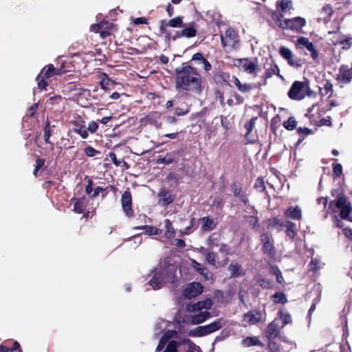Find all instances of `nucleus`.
I'll return each instance as SVG.
<instances>
[{"instance_id":"obj_26","label":"nucleus","mask_w":352,"mask_h":352,"mask_svg":"<svg viewBox=\"0 0 352 352\" xmlns=\"http://www.w3.org/2000/svg\"><path fill=\"white\" fill-rule=\"evenodd\" d=\"M231 278H236L245 274V271L239 263L232 261L228 267Z\"/></svg>"},{"instance_id":"obj_46","label":"nucleus","mask_w":352,"mask_h":352,"mask_svg":"<svg viewBox=\"0 0 352 352\" xmlns=\"http://www.w3.org/2000/svg\"><path fill=\"white\" fill-rule=\"evenodd\" d=\"M84 153L86 156L89 157H96L98 155H100V151L95 149L94 147L91 146H86L84 148Z\"/></svg>"},{"instance_id":"obj_16","label":"nucleus","mask_w":352,"mask_h":352,"mask_svg":"<svg viewBox=\"0 0 352 352\" xmlns=\"http://www.w3.org/2000/svg\"><path fill=\"white\" fill-rule=\"evenodd\" d=\"M203 292V286L197 282L190 283L184 290V295L187 298H192L198 296Z\"/></svg>"},{"instance_id":"obj_15","label":"nucleus","mask_w":352,"mask_h":352,"mask_svg":"<svg viewBox=\"0 0 352 352\" xmlns=\"http://www.w3.org/2000/svg\"><path fill=\"white\" fill-rule=\"evenodd\" d=\"M166 272V269L161 268L155 270L152 278L149 280L151 286H152L154 289H158L162 287V284L166 281L164 275Z\"/></svg>"},{"instance_id":"obj_14","label":"nucleus","mask_w":352,"mask_h":352,"mask_svg":"<svg viewBox=\"0 0 352 352\" xmlns=\"http://www.w3.org/2000/svg\"><path fill=\"white\" fill-rule=\"evenodd\" d=\"M235 65L241 67L242 69L250 74L256 75V72L258 69L257 64L252 61L248 58H238L236 60Z\"/></svg>"},{"instance_id":"obj_20","label":"nucleus","mask_w":352,"mask_h":352,"mask_svg":"<svg viewBox=\"0 0 352 352\" xmlns=\"http://www.w3.org/2000/svg\"><path fill=\"white\" fill-rule=\"evenodd\" d=\"M337 80L347 84L352 80V68L348 65H342L339 69V74L337 75Z\"/></svg>"},{"instance_id":"obj_56","label":"nucleus","mask_w":352,"mask_h":352,"mask_svg":"<svg viewBox=\"0 0 352 352\" xmlns=\"http://www.w3.org/2000/svg\"><path fill=\"white\" fill-rule=\"evenodd\" d=\"M231 248L229 245L226 243H221L219 245V252L225 255L227 257L228 255L231 254L230 253Z\"/></svg>"},{"instance_id":"obj_17","label":"nucleus","mask_w":352,"mask_h":352,"mask_svg":"<svg viewBox=\"0 0 352 352\" xmlns=\"http://www.w3.org/2000/svg\"><path fill=\"white\" fill-rule=\"evenodd\" d=\"M212 80L218 85L231 86L230 84V75L228 72L222 70L216 71L213 73Z\"/></svg>"},{"instance_id":"obj_39","label":"nucleus","mask_w":352,"mask_h":352,"mask_svg":"<svg viewBox=\"0 0 352 352\" xmlns=\"http://www.w3.org/2000/svg\"><path fill=\"white\" fill-rule=\"evenodd\" d=\"M167 25H168L169 27H171V28H183L184 26V24L183 22V16H176L175 18L170 19L167 22Z\"/></svg>"},{"instance_id":"obj_42","label":"nucleus","mask_w":352,"mask_h":352,"mask_svg":"<svg viewBox=\"0 0 352 352\" xmlns=\"http://www.w3.org/2000/svg\"><path fill=\"white\" fill-rule=\"evenodd\" d=\"M260 83L252 84V83H241V87L239 88V91L241 93L250 92L254 88L259 87Z\"/></svg>"},{"instance_id":"obj_32","label":"nucleus","mask_w":352,"mask_h":352,"mask_svg":"<svg viewBox=\"0 0 352 352\" xmlns=\"http://www.w3.org/2000/svg\"><path fill=\"white\" fill-rule=\"evenodd\" d=\"M270 67L266 68L265 73L263 75V78L266 80L268 78H272L274 75L279 76V68L274 61H272L270 64Z\"/></svg>"},{"instance_id":"obj_9","label":"nucleus","mask_w":352,"mask_h":352,"mask_svg":"<svg viewBox=\"0 0 352 352\" xmlns=\"http://www.w3.org/2000/svg\"><path fill=\"white\" fill-rule=\"evenodd\" d=\"M239 41L238 33L232 28H228L225 32V34L221 35V45L224 48L234 49Z\"/></svg>"},{"instance_id":"obj_37","label":"nucleus","mask_w":352,"mask_h":352,"mask_svg":"<svg viewBox=\"0 0 352 352\" xmlns=\"http://www.w3.org/2000/svg\"><path fill=\"white\" fill-rule=\"evenodd\" d=\"M114 80L109 78V76L106 73H102L100 75V85L104 90L109 89V86L110 85H115Z\"/></svg>"},{"instance_id":"obj_19","label":"nucleus","mask_w":352,"mask_h":352,"mask_svg":"<svg viewBox=\"0 0 352 352\" xmlns=\"http://www.w3.org/2000/svg\"><path fill=\"white\" fill-rule=\"evenodd\" d=\"M71 124L74 126V132L78 134L83 139H86L88 138L89 133L87 130V126L85 120L79 118L77 120L71 121Z\"/></svg>"},{"instance_id":"obj_18","label":"nucleus","mask_w":352,"mask_h":352,"mask_svg":"<svg viewBox=\"0 0 352 352\" xmlns=\"http://www.w3.org/2000/svg\"><path fill=\"white\" fill-rule=\"evenodd\" d=\"M287 220L300 221L302 219V210L298 206H290L283 212Z\"/></svg>"},{"instance_id":"obj_58","label":"nucleus","mask_w":352,"mask_h":352,"mask_svg":"<svg viewBox=\"0 0 352 352\" xmlns=\"http://www.w3.org/2000/svg\"><path fill=\"white\" fill-rule=\"evenodd\" d=\"M98 124L95 121H91L89 123L88 127H87V132L89 131L91 133H95L98 129Z\"/></svg>"},{"instance_id":"obj_12","label":"nucleus","mask_w":352,"mask_h":352,"mask_svg":"<svg viewBox=\"0 0 352 352\" xmlns=\"http://www.w3.org/2000/svg\"><path fill=\"white\" fill-rule=\"evenodd\" d=\"M263 243L262 252L268 256H273L275 253L273 239L267 232H263L260 236Z\"/></svg>"},{"instance_id":"obj_27","label":"nucleus","mask_w":352,"mask_h":352,"mask_svg":"<svg viewBox=\"0 0 352 352\" xmlns=\"http://www.w3.org/2000/svg\"><path fill=\"white\" fill-rule=\"evenodd\" d=\"M196 26L197 25L195 22H191L187 25H184L183 27L184 28L181 30V35L186 38H190L196 36L197 34Z\"/></svg>"},{"instance_id":"obj_43","label":"nucleus","mask_w":352,"mask_h":352,"mask_svg":"<svg viewBox=\"0 0 352 352\" xmlns=\"http://www.w3.org/2000/svg\"><path fill=\"white\" fill-rule=\"evenodd\" d=\"M52 135V131L50 126V122L47 120L44 127V140L46 144H50V138Z\"/></svg>"},{"instance_id":"obj_30","label":"nucleus","mask_w":352,"mask_h":352,"mask_svg":"<svg viewBox=\"0 0 352 352\" xmlns=\"http://www.w3.org/2000/svg\"><path fill=\"white\" fill-rule=\"evenodd\" d=\"M276 7L280 10V14H285L293 10V3L291 0H278L276 2Z\"/></svg>"},{"instance_id":"obj_60","label":"nucleus","mask_w":352,"mask_h":352,"mask_svg":"<svg viewBox=\"0 0 352 352\" xmlns=\"http://www.w3.org/2000/svg\"><path fill=\"white\" fill-rule=\"evenodd\" d=\"M296 45L298 46H304L307 49H308V38H306V37H299L297 40V43H296Z\"/></svg>"},{"instance_id":"obj_6","label":"nucleus","mask_w":352,"mask_h":352,"mask_svg":"<svg viewBox=\"0 0 352 352\" xmlns=\"http://www.w3.org/2000/svg\"><path fill=\"white\" fill-rule=\"evenodd\" d=\"M91 30L95 33H99L100 37L104 39L113 34L117 30L116 26L113 23L102 21L91 26Z\"/></svg>"},{"instance_id":"obj_8","label":"nucleus","mask_w":352,"mask_h":352,"mask_svg":"<svg viewBox=\"0 0 352 352\" xmlns=\"http://www.w3.org/2000/svg\"><path fill=\"white\" fill-rule=\"evenodd\" d=\"M288 97L294 100H301L308 95V90L305 89L304 82L295 81L287 93Z\"/></svg>"},{"instance_id":"obj_54","label":"nucleus","mask_w":352,"mask_h":352,"mask_svg":"<svg viewBox=\"0 0 352 352\" xmlns=\"http://www.w3.org/2000/svg\"><path fill=\"white\" fill-rule=\"evenodd\" d=\"M280 122V118L279 115H276L270 122V128L272 131L275 132L277 129V128L279 126Z\"/></svg>"},{"instance_id":"obj_5","label":"nucleus","mask_w":352,"mask_h":352,"mask_svg":"<svg viewBox=\"0 0 352 352\" xmlns=\"http://www.w3.org/2000/svg\"><path fill=\"white\" fill-rule=\"evenodd\" d=\"M61 74V69H56L53 64L47 65L41 69L36 78L38 81V88L41 90L45 89L48 85L47 80Z\"/></svg>"},{"instance_id":"obj_11","label":"nucleus","mask_w":352,"mask_h":352,"mask_svg":"<svg viewBox=\"0 0 352 352\" xmlns=\"http://www.w3.org/2000/svg\"><path fill=\"white\" fill-rule=\"evenodd\" d=\"M157 204L162 206L166 207L173 204L176 198V195L165 187L160 188L157 195Z\"/></svg>"},{"instance_id":"obj_35","label":"nucleus","mask_w":352,"mask_h":352,"mask_svg":"<svg viewBox=\"0 0 352 352\" xmlns=\"http://www.w3.org/2000/svg\"><path fill=\"white\" fill-rule=\"evenodd\" d=\"M279 53L282 57L286 59L290 65H294V61L293 60V54L292 51L284 46H281L279 49Z\"/></svg>"},{"instance_id":"obj_13","label":"nucleus","mask_w":352,"mask_h":352,"mask_svg":"<svg viewBox=\"0 0 352 352\" xmlns=\"http://www.w3.org/2000/svg\"><path fill=\"white\" fill-rule=\"evenodd\" d=\"M121 204L123 211L126 217L133 216V210L132 209V196L129 188H127L121 197Z\"/></svg>"},{"instance_id":"obj_45","label":"nucleus","mask_w":352,"mask_h":352,"mask_svg":"<svg viewBox=\"0 0 352 352\" xmlns=\"http://www.w3.org/2000/svg\"><path fill=\"white\" fill-rule=\"evenodd\" d=\"M278 315L280 320H282V327H284L286 324L292 322V318L289 314L284 313L282 310L278 311Z\"/></svg>"},{"instance_id":"obj_23","label":"nucleus","mask_w":352,"mask_h":352,"mask_svg":"<svg viewBox=\"0 0 352 352\" xmlns=\"http://www.w3.org/2000/svg\"><path fill=\"white\" fill-rule=\"evenodd\" d=\"M280 334V329L277 320L275 319L268 324L265 331L267 340L275 339Z\"/></svg>"},{"instance_id":"obj_3","label":"nucleus","mask_w":352,"mask_h":352,"mask_svg":"<svg viewBox=\"0 0 352 352\" xmlns=\"http://www.w3.org/2000/svg\"><path fill=\"white\" fill-rule=\"evenodd\" d=\"M283 14L276 16L275 23L281 29H289L294 32H299L306 25L305 18L297 16L292 19H284Z\"/></svg>"},{"instance_id":"obj_49","label":"nucleus","mask_w":352,"mask_h":352,"mask_svg":"<svg viewBox=\"0 0 352 352\" xmlns=\"http://www.w3.org/2000/svg\"><path fill=\"white\" fill-rule=\"evenodd\" d=\"M247 221L251 226L252 229H256L259 228L258 219L256 216L250 215L246 217Z\"/></svg>"},{"instance_id":"obj_50","label":"nucleus","mask_w":352,"mask_h":352,"mask_svg":"<svg viewBox=\"0 0 352 352\" xmlns=\"http://www.w3.org/2000/svg\"><path fill=\"white\" fill-rule=\"evenodd\" d=\"M214 236L215 234H210L207 239L209 248L212 249L215 247H219L220 245L218 239L215 238Z\"/></svg>"},{"instance_id":"obj_33","label":"nucleus","mask_w":352,"mask_h":352,"mask_svg":"<svg viewBox=\"0 0 352 352\" xmlns=\"http://www.w3.org/2000/svg\"><path fill=\"white\" fill-rule=\"evenodd\" d=\"M211 305L212 304L210 300L199 301L190 306L188 305V310L190 311H198L202 309H210Z\"/></svg>"},{"instance_id":"obj_61","label":"nucleus","mask_w":352,"mask_h":352,"mask_svg":"<svg viewBox=\"0 0 352 352\" xmlns=\"http://www.w3.org/2000/svg\"><path fill=\"white\" fill-rule=\"evenodd\" d=\"M189 109L186 107V109L177 107L175 109V114L178 116H182L187 114L189 112Z\"/></svg>"},{"instance_id":"obj_47","label":"nucleus","mask_w":352,"mask_h":352,"mask_svg":"<svg viewBox=\"0 0 352 352\" xmlns=\"http://www.w3.org/2000/svg\"><path fill=\"white\" fill-rule=\"evenodd\" d=\"M170 336L167 335V333H165L160 338L159 343L157 346L156 351H160L164 349L168 340L170 338Z\"/></svg>"},{"instance_id":"obj_1","label":"nucleus","mask_w":352,"mask_h":352,"mask_svg":"<svg viewBox=\"0 0 352 352\" xmlns=\"http://www.w3.org/2000/svg\"><path fill=\"white\" fill-rule=\"evenodd\" d=\"M175 89L179 92L200 94L202 91V76L197 68L183 63L175 69Z\"/></svg>"},{"instance_id":"obj_34","label":"nucleus","mask_w":352,"mask_h":352,"mask_svg":"<svg viewBox=\"0 0 352 352\" xmlns=\"http://www.w3.org/2000/svg\"><path fill=\"white\" fill-rule=\"evenodd\" d=\"M135 230H144V233L147 235H159L162 233V230L157 228L153 226H140L134 228Z\"/></svg>"},{"instance_id":"obj_10","label":"nucleus","mask_w":352,"mask_h":352,"mask_svg":"<svg viewBox=\"0 0 352 352\" xmlns=\"http://www.w3.org/2000/svg\"><path fill=\"white\" fill-rule=\"evenodd\" d=\"M336 206L340 210V216L342 219L352 221L349 218V214L352 212L351 204L345 196L342 195L338 197Z\"/></svg>"},{"instance_id":"obj_4","label":"nucleus","mask_w":352,"mask_h":352,"mask_svg":"<svg viewBox=\"0 0 352 352\" xmlns=\"http://www.w3.org/2000/svg\"><path fill=\"white\" fill-rule=\"evenodd\" d=\"M279 228L278 231L281 230L283 228H285V234L289 239H294L297 234L296 226L290 220L285 221H281L278 217H273L267 219L268 229L274 228Z\"/></svg>"},{"instance_id":"obj_31","label":"nucleus","mask_w":352,"mask_h":352,"mask_svg":"<svg viewBox=\"0 0 352 352\" xmlns=\"http://www.w3.org/2000/svg\"><path fill=\"white\" fill-rule=\"evenodd\" d=\"M322 47L318 43H313L309 42V53L311 57L316 62V63H320V55Z\"/></svg>"},{"instance_id":"obj_44","label":"nucleus","mask_w":352,"mask_h":352,"mask_svg":"<svg viewBox=\"0 0 352 352\" xmlns=\"http://www.w3.org/2000/svg\"><path fill=\"white\" fill-rule=\"evenodd\" d=\"M283 126L288 131H292L296 129L297 122L292 116L289 117L287 121L283 123Z\"/></svg>"},{"instance_id":"obj_51","label":"nucleus","mask_w":352,"mask_h":352,"mask_svg":"<svg viewBox=\"0 0 352 352\" xmlns=\"http://www.w3.org/2000/svg\"><path fill=\"white\" fill-rule=\"evenodd\" d=\"M109 158L111 159V160L112 161V162L113 163V164L116 166H120L122 163L124 164V166H126V167H128V164L124 160H119L117 159V157H116V155L115 153L113 152H110L109 153Z\"/></svg>"},{"instance_id":"obj_2","label":"nucleus","mask_w":352,"mask_h":352,"mask_svg":"<svg viewBox=\"0 0 352 352\" xmlns=\"http://www.w3.org/2000/svg\"><path fill=\"white\" fill-rule=\"evenodd\" d=\"M177 120L174 116L162 117L161 113L157 111H153L148 113L141 119L142 123L150 124L157 129H166L171 131L169 126L175 125Z\"/></svg>"},{"instance_id":"obj_7","label":"nucleus","mask_w":352,"mask_h":352,"mask_svg":"<svg viewBox=\"0 0 352 352\" xmlns=\"http://www.w3.org/2000/svg\"><path fill=\"white\" fill-rule=\"evenodd\" d=\"M221 328V321L219 320H217L209 324L196 327L193 331H191L189 334L191 336L202 337L213 333Z\"/></svg>"},{"instance_id":"obj_25","label":"nucleus","mask_w":352,"mask_h":352,"mask_svg":"<svg viewBox=\"0 0 352 352\" xmlns=\"http://www.w3.org/2000/svg\"><path fill=\"white\" fill-rule=\"evenodd\" d=\"M199 221L202 223V226L201 227V230L204 232H210L214 230L217 226V222H215L213 219L210 218L209 216L201 217L199 219Z\"/></svg>"},{"instance_id":"obj_62","label":"nucleus","mask_w":352,"mask_h":352,"mask_svg":"<svg viewBox=\"0 0 352 352\" xmlns=\"http://www.w3.org/2000/svg\"><path fill=\"white\" fill-rule=\"evenodd\" d=\"M333 173L337 176L339 177L342 173V166L340 164H336L333 167Z\"/></svg>"},{"instance_id":"obj_55","label":"nucleus","mask_w":352,"mask_h":352,"mask_svg":"<svg viewBox=\"0 0 352 352\" xmlns=\"http://www.w3.org/2000/svg\"><path fill=\"white\" fill-rule=\"evenodd\" d=\"M178 342L175 340L170 341L165 349V352H177Z\"/></svg>"},{"instance_id":"obj_41","label":"nucleus","mask_w":352,"mask_h":352,"mask_svg":"<svg viewBox=\"0 0 352 352\" xmlns=\"http://www.w3.org/2000/svg\"><path fill=\"white\" fill-rule=\"evenodd\" d=\"M272 297L275 303L285 304L287 302L285 294L282 292H276Z\"/></svg>"},{"instance_id":"obj_38","label":"nucleus","mask_w":352,"mask_h":352,"mask_svg":"<svg viewBox=\"0 0 352 352\" xmlns=\"http://www.w3.org/2000/svg\"><path fill=\"white\" fill-rule=\"evenodd\" d=\"M164 226H165V236L168 239H173L175 236V230L173 228V223L170 219H166L164 220Z\"/></svg>"},{"instance_id":"obj_29","label":"nucleus","mask_w":352,"mask_h":352,"mask_svg":"<svg viewBox=\"0 0 352 352\" xmlns=\"http://www.w3.org/2000/svg\"><path fill=\"white\" fill-rule=\"evenodd\" d=\"M256 120L257 117L252 118L250 120L247 121L244 125L245 129L247 130V132L245 135V138L246 139L248 144H254L257 140V138H249V135H250L252 131L255 126V122Z\"/></svg>"},{"instance_id":"obj_52","label":"nucleus","mask_w":352,"mask_h":352,"mask_svg":"<svg viewBox=\"0 0 352 352\" xmlns=\"http://www.w3.org/2000/svg\"><path fill=\"white\" fill-rule=\"evenodd\" d=\"M164 157L166 159V164L167 165L177 162L176 153L175 152L167 153Z\"/></svg>"},{"instance_id":"obj_22","label":"nucleus","mask_w":352,"mask_h":352,"mask_svg":"<svg viewBox=\"0 0 352 352\" xmlns=\"http://www.w3.org/2000/svg\"><path fill=\"white\" fill-rule=\"evenodd\" d=\"M71 201L74 202L73 211L77 214H82L85 212V209L88 205V201L85 196L76 198L73 197Z\"/></svg>"},{"instance_id":"obj_57","label":"nucleus","mask_w":352,"mask_h":352,"mask_svg":"<svg viewBox=\"0 0 352 352\" xmlns=\"http://www.w3.org/2000/svg\"><path fill=\"white\" fill-rule=\"evenodd\" d=\"M192 267L194 269L200 274H204V272L206 270V268L203 267L199 263L197 262L196 261L193 260L192 261Z\"/></svg>"},{"instance_id":"obj_53","label":"nucleus","mask_w":352,"mask_h":352,"mask_svg":"<svg viewBox=\"0 0 352 352\" xmlns=\"http://www.w3.org/2000/svg\"><path fill=\"white\" fill-rule=\"evenodd\" d=\"M274 340V339L268 340V349L271 352H278L280 351V345Z\"/></svg>"},{"instance_id":"obj_21","label":"nucleus","mask_w":352,"mask_h":352,"mask_svg":"<svg viewBox=\"0 0 352 352\" xmlns=\"http://www.w3.org/2000/svg\"><path fill=\"white\" fill-rule=\"evenodd\" d=\"M206 260L208 264L219 267V266H224L227 264L228 261V258L226 257L222 261H220V258L218 255L217 252H208L206 255Z\"/></svg>"},{"instance_id":"obj_48","label":"nucleus","mask_w":352,"mask_h":352,"mask_svg":"<svg viewBox=\"0 0 352 352\" xmlns=\"http://www.w3.org/2000/svg\"><path fill=\"white\" fill-rule=\"evenodd\" d=\"M324 265L319 259L318 258H312L311 261L309 263V270L316 271L322 268Z\"/></svg>"},{"instance_id":"obj_28","label":"nucleus","mask_w":352,"mask_h":352,"mask_svg":"<svg viewBox=\"0 0 352 352\" xmlns=\"http://www.w3.org/2000/svg\"><path fill=\"white\" fill-rule=\"evenodd\" d=\"M231 190L233 192L234 196L239 197L241 201L244 204H247L249 202L248 195L242 190L241 186L237 185L236 183H233L231 186Z\"/></svg>"},{"instance_id":"obj_64","label":"nucleus","mask_w":352,"mask_h":352,"mask_svg":"<svg viewBox=\"0 0 352 352\" xmlns=\"http://www.w3.org/2000/svg\"><path fill=\"white\" fill-rule=\"evenodd\" d=\"M38 104L37 103H34L31 105L28 109V113L30 116L32 117L36 112L38 109Z\"/></svg>"},{"instance_id":"obj_36","label":"nucleus","mask_w":352,"mask_h":352,"mask_svg":"<svg viewBox=\"0 0 352 352\" xmlns=\"http://www.w3.org/2000/svg\"><path fill=\"white\" fill-rule=\"evenodd\" d=\"M209 317H210V314L208 311H206L200 312L192 316V323L194 324L202 323L205 320H206Z\"/></svg>"},{"instance_id":"obj_40","label":"nucleus","mask_w":352,"mask_h":352,"mask_svg":"<svg viewBox=\"0 0 352 352\" xmlns=\"http://www.w3.org/2000/svg\"><path fill=\"white\" fill-rule=\"evenodd\" d=\"M243 343L245 346H260L261 345V342L259 339L256 337H247L246 338L243 340Z\"/></svg>"},{"instance_id":"obj_24","label":"nucleus","mask_w":352,"mask_h":352,"mask_svg":"<svg viewBox=\"0 0 352 352\" xmlns=\"http://www.w3.org/2000/svg\"><path fill=\"white\" fill-rule=\"evenodd\" d=\"M243 320L249 324H254L261 321L262 314L259 310H250L243 316Z\"/></svg>"},{"instance_id":"obj_63","label":"nucleus","mask_w":352,"mask_h":352,"mask_svg":"<svg viewBox=\"0 0 352 352\" xmlns=\"http://www.w3.org/2000/svg\"><path fill=\"white\" fill-rule=\"evenodd\" d=\"M173 245H175L178 248H184L186 247V242L184 240L181 239H176L174 240V242L173 243Z\"/></svg>"},{"instance_id":"obj_59","label":"nucleus","mask_w":352,"mask_h":352,"mask_svg":"<svg viewBox=\"0 0 352 352\" xmlns=\"http://www.w3.org/2000/svg\"><path fill=\"white\" fill-rule=\"evenodd\" d=\"M221 126L226 129L228 130L231 128V125L230 122L228 120V118L223 116H221Z\"/></svg>"}]
</instances>
